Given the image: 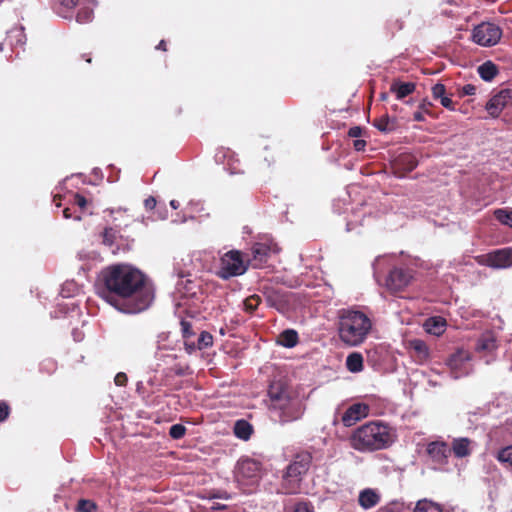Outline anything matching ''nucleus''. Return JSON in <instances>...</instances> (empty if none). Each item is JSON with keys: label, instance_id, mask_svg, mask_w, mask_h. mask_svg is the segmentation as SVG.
Returning a JSON list of instances; mask_svg holds the SVG:
<instances>
[{"label": "nucleus", "instance_id": "nucleus-1", "mask_svg": "<svg viewBox=\"0 0 512 512\" xmlns=\"http://www.w3.org/2000/svg\"><path fill=\"white\" fill-rule=\"evenodd\" d=\"M98 294L115 309L126 314L143 312L154 299L146 275L125 263L112 264L101 270Z\"/></svg>", "mask_w": 512, "mask_h": 512}, {"label": "nucleus", "instance_id": "nucleus-2", "mask_svg": "<svg viewBox=\"0 0 512 512\" xmlns=\"http://www.w3.org/2000/svg\"><path fill=\"white\" fill-rule=\"evenodd\" d=\"M393 442L391 427L380 421H370L359 426L349 437L350 446L362 453L386 449Z\"/></svg>", "mask_w": 512, "mask_h": 512}, {"label": "nucleus", "instance_id": "nucleus-3", "mask_svg": "<svg viewBox=\"0 0 512 512\" xmlns=\"http://www.w3.org/2000/svg\"><path fill=\"white\" fill-rule=\"evenodd\" d=\"M336 325L339 339L349 347L364 343L372 329L371 319L364 312L354 309H340Z\"/></svg>", "mask_w": 512, "mask_h": 512}, {"label": "nucleus", "instance_id": "nucleus-4", "mask_svg": "<svg viewBox=\"0 0 512 512\" xmlns=\"http://www.w3.org/2000/svg\"><path fill=\"white\" fill-rule=\"evenodd\" d=\"M312 459V454L308 451H301L294 456L283 475L281 488L284 494L298 492L302 477L310 469Z\"/></svg>", "mask_w": 512, "mask_h": 512}, {"label": "nucleus", "instance_id": "nucleus-5", "mask_svg": "<svg viewBox=\"0 0 512 512\" xmlns=\"http://www.w3.org/2000/svg\"><path fill=\"white\" fill-rule=\"evenodd\" d=\"M275 421L281 425L299 420L305 410L302 400L297 393L279 402L277 405L269 406Z\"/></svg>", "mask_w": 512, "mask_h": 512}, {"label": "nucleus", "instance_id": "nucleus-6", "mask_svg": "<svg viewBox=\"0 0 512 512\" xmlns=\"http://www.w3.org/2000/svg\"><path fill=\"white\" fill-rule=\"evenodd\" d=\"M247 269L245 255L239 250H230L221 257L217 275L223 280H228L244 274Z\"/></svg>", "mask_w": 512, "mask_h": 512}, {"label": "nucleus", "instance_id": "nucleus-7", "mask_svg": "<svg viewBox=\"0 0 512 512\" xmlns=\"http://www.w3.org/2000/svg\"><path fill=\"white\" fill-rule=\"evenodd\" d=\"M262 465L252 458H241L236 465L235 477L241 485H254L261 478Z\"/></svg>", "mask_w": 512, "mask_h": 512}, {"label": "nucleus", "instance_id": "nucleus-8", "mask_svg": "<svg viewBox=\"0 0 512 512\" xmlns=\"http://www.w3.org/2000/svg\"><path fill=\"white\" fill-rule=\"evenodd\" d=\"M502 36L501 28L490 22H483L477 25L472 32V39L475 43L481 46H494Z\"/></svg>", "mask_w": 512, "mask_h": 512}, {"label": "nucleus", "instance_id": "nucleus-9", "mask_svg": "<svg viewBox=\"0 0 512 512\" xmlns=\"http://www.w3.org/2000/svg\"><path fill=\"white\" fill-rule=\"evenodd\" d=\"M413 279V270L403 267L393 268L387 277L386 285L389 290L399 292L404 290Z\"/></svg>", "mask_w": 512, "mask_h": 512}, {"label": "nucleus", "instance_id": "nucleus-10", "mask_svg": "<svg viewBox=\"0 0 512 512\" xmlns=\"http://www.w3.org/2000/svg\"><path fill=\"white\" fill-rule=\"evenodd\" d=\"M510 105H512V88H504L491 97L485 109L491 117L497 118L504 108Z\"/></svg>", "mask_w": 512, "mask_h": 512}, {"label": "nucleus", "instance_id": "nucleus-11", "mask_svg": "<svg viewBox=\"0 0 512 512\" xmlns=\"http://www.w3.org/2000/svg\"><path fill=\"white\" fill-rule=\"evenodd\" d=\"M267 393L270 400L269 406H274L294 395L296 392L287 382L283 380H274L270 383Z\"/></svg>", "mask_w": 512, "mask_h": 512}, {"label": "nucleus", "instance_id": "nucleus-12", "mask_svg": "<svg viewBox=\"0 0 512 512\" xmlns=\"http://www.w3.org/2000/svg\"><path fill=\"white\" fill-rule=\"evenodd\" d=\"M369 414V406L365 403H354L349 406L341 416V422L345 427L355 425Z\"/></svg>", "mask_w": 512, "mask_h": 512}, {"label": "nucleus", "instance_id": "nucleus-13", "mask_svg": "<svg viewBox=\"0 0 512 512\" xmlns=\"http://www.w3.org/2000/svg\"><path fill=\"white\" fill-rule=\"evenodd\" d=\"M485 257V263L490 267L503 269L512 266V248L497 249Z\"/></svg>", "mask_w": 512, "mask_h": 512}, {"label": "nucleus", "instance_id": "nucleus-14", "mask_svg": "<svg viewBox=\"0 0 512 512\" xmlns=\"http://www.w3.org/2000/svg\"><path fill=\"white\" fill-rule=\"evenodd\" d=\"M426 452L433 462L444 465L448 463L451 449L444 441H433L427 445Z\"/></svg>", "mask_w": 512, "mask_h": 512}, {"label": "nucleus", "instance_id": "nucleus-15", "mask_svg": "<svg viewBox=\"0 0 512 512\" xmlns=\"http://www.w3.org/2000/svg\"><path fill=\"white\" fill-rule=\"evenodd\" d=\"M252 257H246L248 266L262 268L270 257L271 247L264 243H256L251 248Z\"/></svg>", "mask_w": 512, "mask_h": 512}, {"label": "nucleus", "instance_id": "nucleus-16", "mask_svg": "<svg viewBox=\"0 0 512 512\" xmlns=\"http://www.w3.org/2000/svg\"><path fill=\"white\" fill-rule=\"evenodd\" d=\"M120 241L123 238L118 235V231L112 227H106L102 232V243L107 246L113 254L126 252L130 250V245L126 244L123 248L120 247Z\"/></svg>", "mask_w": 512, "mask_h": 512}, {"label": "nucleus", "instance_id": "nucleus-17", "mask_svg": "<svg viewBox=\"0 0 512 512\" xmlns=\"http://www.w3.org/2000/svg\"><path fill=\"white\" fill-rule=\"evenodd\" d=\"M417 165V159L411 154H401L396 158L394 162V168L400 172L399 176L413 171Z\"/></svg>", "mask_w": 512, "mask_h": 512}, {"label": "nucleus", "instance_id": "nucleus-18", "mask_svg": "<svg viewBox=\"0 0 512 512\" xmlns=\"http://www.w3.org/2000/svg\"><path fill=\"white\" fill-rule=\"evenodd\" d=\"M265 299L269 306L276 308L278 311H283L288 305V299L285 293L270 289L265 292Z\"/></svg>", "mask_w": 512, "mask_h": 512}, {"label": "nucleus", "instance_id": "nucleus-19", "mask_svg": "<svg viewBox=\"0 0 512 512\" xmlns=\"http://www.w3.org/2000/svg\"><path fill=\"white\" fill-rule=\"evenodd\" d=\"M415 89L416 84L413 82H401L399 80H394L390 85V92L395 94L396 98L399 100L412 94Z\"/></svg>", "mask_w": 512, "mask_h": 512}, {"label": "nucleus", "instance_id": "nucleus-20", "mask_svg": "<svg viewBox=\"0 0 512 512\" xmlns=\"http://www.w3.org/2000/svg\"><path fill=\"white\" fill-rule=\"evenodd\" d=\"M423 326L427 333L440 336L445 332L447 322L443 317L435 316L428 318Z\"/></svg>", "mask_w": 512, "mask_h": 512}, {"label": "nucleus", "instance_id": "nucleus-21", "mask_svg": "<svg viewBox=\"0 0 512 512\" xmlns=\"http://www.w3.org/2000/svg\"><path fill=\"white\" fill-rule=\"evenodd\" d=\"M471 440L468 438H455L451 444V452L456 458H464L471 454Z\"/></svg>", "mask_w": 512, "mask_h": 512}, {"label": "nucleus", "instance_id": "nucleus-22", "mask_svg": "<svg viewBox=\"0 0 512 512\" xmlns=\"http://www.w3.org/2000/svg\"><path fill=\"white\" fill-rule=\"evenodd\" d=\"M358 502L362 508L367 510L380 502V495L375 490L366 488L359 493Z\"/></svg>", "mask_w": 512, "mask_h": 512}, {"label": "nucleus", "instance_id": "nucleus-23", "mask_svg": "<svg viewBox=\"0 0 512 512\" xmlns=\"http://www.w3.org/2000/svg\"><path fill=\"white\" fill-rule=\"evenodd\" d=\"M234 435L243 441H248L254 433L253 425L245 419H239L233 426Z\"/></svg>", "mask_w": 512, "mask_h": 512}, {"label": "nucleus", "instance_id": "nucleus-24", "mask_svg": "<svg viewBox=\"0 0 512 512\" xmlns=\"http://www.w3.org/2000/svg\"><path fill=\"white\" fill-rule=\"evenodd\" d=\"M213 345V336L207 331H202L197 339V342H187V351L192 352L196 349L203 350Z\"/></svg>", "mask_w": 512, "mask_h": 512}, {"label": "nucleus", "instance_id": "nucleus-25", "mask_svg": "<svg viewBox=\"0 0 512 512\" xmlns=\"http://www.w3.org/2000/svg\"><path fill=\"white\" fill-rule=\"evenodd\" d=\"M60 9L58 14L64 18L69 17L68 13L72 12L77 6L83 4H95V0H59Z\"/></svg>", "mask_w": 512, "mask_h": 512}, {"label": "nucleus", "instance_id": "nucleus-26", "mask_svg": "<svg viewBox=\"0 0 512 512\" xmlns=\"http://www.w3.org/2000/svg\"><path fill=\"white\" fill-rule=\"evenodd\" d=\"M298 333L293 329H286L278 336V343L284 347L292 348L298 344Z\"/></svg>", "mask_w": 512, "mask_h": 512}, {"label": "nucleus", "instance_id": "nucleus-27", "mask_svg": "<svg viewBox=\"0 0 512 512\" xmlns=\"http://www.w3.org/2000/svg\"><path fill=\"white\" fill-rule=\"evenodd\" d=\"M477 71L484 81L493 80L499 72L497 66L492 61L484 62L478 67Z\"/></svg>", "mask_w": 512, "mask_h": 512}, {"label": "nucleus", "instance_id": "nucleus-28", "mask_svg": "<svg viewBox=\"0 0 512 512\" xmlns=\"http://www.w3.org/2000/svg\"><path fill=\"white\" fill-rule=\"evenodd\" d=\"M346 367L350 372L357 373L363 370V356L359 352H352L346 358Z\"/></svg>", "mask_w": 512, "mask_h": 512}, {"label": "nucleus", "instance_id": "nucleus-29", "mask_svg": "<svg viewBox=\"0 0 512 512\" xmlns=\"http://www.w3.org/2000/svg\"><path fill=\"white\" fill-rule=\"evenodd\" d=\"M410 348L414 351L419 360H426L429 357V348L421 339H413L409 342Z\"/></svg>", "mask_w": 512, "mask_h": 512}, {"label": "nucleus", "instance_id": "nucleus-30", "mask_svg": "<svg viewBox=\"0 0 512 512\" xmlns=\"http://www.w3.org/2000/svg\"><path fill=\"white\" fill-rule=\"evenodd\" d=\"M470 359L469 353L465 351H458L457 353L451 355L448 360V366L451 370L456 373V370L460 368L463 362L468 361ZM455 378H458L459 375L455 374Z\"/></svg>", "mask_w": 512, "mask_h": 512}, {"label": "nucleus", "instance_id": "nucleus-31", "mask_svg": "<svg viewBox=\"0 0 512 512\" xmlns=\"http://www.w3.org/2000/svg\"><path fill=\"white\" fill-rule=\"evenodd\" d=\"M373 125L381 132H391L396 128V120L391 119L387 114L374 120Z\"/></svg>", "mask_w": 512, "mask_h": 512}, {"label": "nucleus", "instance_id": "nucleus-32", "mask_svg": "<svg viewBox=\"0 0 512 512\" xmlns=\"http://www.w3.org/2000/svg\"><path fill=\"white\" fill-rule=\"evenodd\" d=\"M497 347L496 339L492 334H483L477 341V351H493Z\"/></svg>", "mask_w": 512, "mask_h": 512}, {"label": "nucleus", "instance_id": "nucleus-33", "mask_svg": "<svg viewBox=\"0 0 512 512\" xmlns=\"http://www.w3.org/2000/svg\"><path fill=\"white\" fill-rule=\"evenodd\" d=\"M495 457L507 469L512 470V445L503 447L498 450Z\"/></svg>", "mask_w": 512, "mask_h": 512}, {"label": "nucleus", "instance_id": "nucleus-34", "mask_svg": "<svg viewBox=\"0 0 512 512\" xmlns=\"http://www.w3.org/2000/svg\"><path fill=\"white\" fill-rule=\"evenodd\" d=\"M414 512H443L442 507L427 499L419 500Z\"/></svg>", "mask_w": 512, "mask_h": 512}, {"label": "nucleus", "instance_id": "nucleus-35", "mask_svg": "<svg viewBox=\"0 0 512 512\" xmlns=\"http://www.w3.org/2000/svg\"><path fill=\"white\" fill-rule=\"evenodd\" d=\"M182 337L184 338L185 348L187 349V342H192L191 340L195 336V332L192 327V323L187 320H181L180 322Z\"/></svg>", "mask_w": 512, "mask_h": 512}, {"label": "nucleus", "instance_id": "nucleus-36", "mask_svg": "<svg viewBox=\"0 0 512 512\" xmlns=\"http://www.w3.org/2000/svg\"><path fill=\"white\" fill-rule=\"evenodd\" d=\"M90 4L81 5L77 15L76 20L79 23H87L93 18V9L89 6Z\"/></svg>", "mask_w": 512, "mask_h": 512}, {"label": "nucleus", "instance_id": "nucleus-37", "mask_svg": "<svg viewBox=\"0 0 512 512\" xmlns=\"http://www.w3.org/2000/svg\"><path fill=\"white\" fill-rule=\"evenodd\" d=\"M494 216L501 224L512 228V211L497 209L494 211Z\"/></svg>", "mask_w": 512, "mask_h": 512}, {"label": "nucleus", "instance_id": "nucleus-38", "mask_svg": "<svg viewBox=\"0 0 512 512\" xmlns=\"http://www.w3.org/2000/svg\"><path fill=\"white\" fill-rule=\"evenodd\" d=\"M261 303L259 295L253 294L244 300V310L248 313H253Z\"/></svg>", "mask_w": 512, "mask_h": 512}, {"label": "nucleus", "instance_id": "nucleus-39", "mask_svg": "<svg viewBox=\"0 0 512 512\" xmlns=\"http://www.w3.org/2000/svg\"><path fill=\"white\" fill-rule=\"evenodd\" d=\"M57 370V362L51 358H47L40 363V372L52 375Z\"/></svg>", "mask_w": 512, "mask_h": 512}, {"label": "nucleus", "instance_id": "nucleus-40", "mask_svg": "<svg viewBox=\"0 0 512 512\" xmlns=\"http://www.w3.org/2000/svg\"><path fill=\"white\" fill-rule=\"evenodd\" d=\"M186 427L182 424H174L169 429V435L172 439L178 440L185 436Z\"/></svg>", "mask_w": 512, "mask_h": 512}, {"label": "nucleus", "instance_id": "nucleus-41", "mask_svg": "<svg viewBox=\"0 0 512 512\" xmlns=\"http://www.w3.org/2000/svg\"><path fill=\"white\" fill-rule=\"evenodd\" d=\"M97 506L94 502L87 499H81L78 501L76 511L78 512H94Z\"/></svg>", "mask_w": 512, "mask_h": 512}, {"label": "nucleus", "instance_id": "nucleus-42", "mask_svg": "<svg viewBox=\"0 0 512 512\" xmlns=\"http://www.w3.org/2000/svg\"><path fill=\"white\" fill-rule=\"evenodd\" d=\"M403 28V22L400 19H390L387 21V30L391 36L397 31H400Z\"/></svg>", "mask_w": 512, "mask_h": 512}, {"label": "nucleus", "instance_id": "nucleus-43", "mask_svg": "<svg viewBox=\"0 0 512 512\" xmlns=\"http://www.w3.org/2000/svg\"><path fill=\"white\" fill-rule=\"evenodd\" d=\"M431 92L433 98L435 100H439L440 98L446 95V87L442 83H437L432 87Z\"/></svg>", "mask_w": 512, "mask_h": 512}, {"label": "nucleus", "instance_id": "nucleus-44", "mask_svg": "<svg viewBox=\"0 0 512 512\" xmlns=\"http://www.w3.org/2000/svg\"><path fill=\"white\" fill-rule=\"evenodd\" d=\"M476 86L473 85V84H466L464 85L463 87L461 88H458V96L460 98L464 97V96H470V95H474L476 93Z\"/></svg>", "mask_w": 512, "mask_h": 512}, {"label": "nucleus", "instance_id": "nucleus-45", "mask_svg": "<svg viewBox=\"0 0 512 512\" xmlns=\"http://www.w3.org/2000/svg\"><path fill=\"white\" fill-rule=\"evenodd\" d=\"M10 414V406L5 401H0V422L5 421Z\"/></svg>", "mask_w": 512, "mask_h": 512}, {"label": "nucleus", "instance_id": "nucleus-46", "mask_svg": "<svg viewBox=\"0 0 512 512\" xmlns=\"http://www.w3.org/2000/svg\"><path fill=\"white\" fill-rule=\"evenodd\" d=\"M293 512H314V508L310 503L299 502L295 505Z\"/></svg>", "mask_w": 512, "mask_h": 512}, {"label": "nucleus", "instance_id": "nucleus-47", "mask_svg": "<svg viewBox=\"0 0 512 512\" xmlns=\"http://www.w3.org/2000/svg\"><path fill=\"white\" fill-rule=\"evenodd\" d=\"M73 203L83 210L86 208L88 201L83 195L76 193L73 196Z\"/></svg>", "mask_w": 512, "mask_h": 512}, {"label": "nucleus", "instance_id": "nucleus-48", "mask_svg": "<svg viewBox=\"0 0 512 512\" xmlns=\"http://www.w3.org/2000/svg\"><path fill=\"white\" fill-rule=\"evenodd\" d=\"M440 100V103L443 107H445L446 109L448 110H451V111H454L456 108H455V104L454 102L451 100L450 97L448 96H443L442 98L439 99Z\"/></svg>", "mask_w": 512, "mask_h": 512}, {"label": "nucleus", "instance_id": "nucleus-49", "mask_svg": "<svg viewBox=\"0 0 512 512\" xmlns=\"http://www.w3.org/2000/svg\"><path fill=\"white\" fill-rule=\"evenodd\" d=\"M114 382L117 386H126L128 377L124 372H119L116 374Z\"/></svg>", "mask_w": 512, "mask_h": 512}, {"label": "nucleus", "instance_id": "nucleus-50", "mask_svg": "<svg viewBox=\"0 0 512 512\" xmlns=\"http://www.w3.org/2000/svg\"><path fill=\"white\" fill-rule=\"evenodd\" d=\"M362 135V128L360 126H353L348 130V136L358 138Z\"/></svg>", "mask_w": 512, "mask_h": 512}, {"label": "nucleus", "instance_id": "nucleus-51", "mask_svg": "<svg viewBox=\"0 0 512 512\" xmlns=\"http://www.w3.org/2000/svg\"><path fill=\"white\" fill-rule=\"evenodd\" d=\"M430 107H432V103L427 100H423L422 103L419 105V109L423 113H426L428 115H431Z\"/></svg>", "mask_w": 512, "mask_h": 512}, {"label": "nucleus", "instance_id": "nucleus-52", "mask_svg": "<svg viewBox=\"0 0 512 512\" xmlns=\"http://www.w3.org/2000/svg\"><path fill=\"white\" fill-rule=\"evenodd\" d=\"M144 206L147 210H153L156 206V199L152 196L148 197L144 201Z\"/></svg>", "mask_w": 512, "mask_h": 512}, {"label": "nucleus", "instance_id": "nucleus-53", "mask_svg": "<svg viewBox=\"0 0 512 512\" xmlns=\"http://www.w3.org/2000/svg\"><path fill=\"white\" fill-rule=\"evenodd\" d=\"M366 141L362 139L354 140L353 147L356 151H362L366 147Z\"/></svg>", "mask_w": 512, "mask_h": 512}, {"label": "nucleus", "instance_id": "nucleus-54", "mask_svg": "<svg viewBox=\"0 0 512 512\" xmlns=\"http://www.w3.org/2000/svg\"><path fill=\"white\" fill-rule=\"evenodd\" d=\"M377 512H400V511L396 505L390 504V505L381 507Z\"/></svg>", "mask_w": 512, "mask_h": 512}, {"label": "nucleus", "instance_id": "nucleus-55", "mask_svg": "<svg viewBox=\"0 0 512 512\" xmlns=\"http://www.w3.org/2000/svg\"><path fill=\"white\" fill-rule=\"evenodd\" d=\"M424 113L422 111H416L414 114H413V119L417 122H422L425 120L424 118Z\"/></svg>", "mask_w": 512, "mask_h": 512}, {"label": "nucleus", "instance_id": "nucleus-56", "mask_svg": "<svg viewBox=\"0 0 512 512\" xmlns=\"http://www.w3.org/2000/svg\"><path fill=\"white\" fill-rule=\"evenodd\" d=\"M157 50L167 51V43L165 40H161L156 46Z\"/></svg>", "mask_w": 512, "mask_h": 512}, {"label": "nucleus", "instance_id": "nucleus-57", "mask_svg": "<svg viewBox=\"0 0 512 512\" xmlns=\"http://www.w3.org/2000/svg\"><path fill=\"white\" fill-rule=\"evenodd\" d=\"M63 216H64V218H66V219H70V218H72L71 209H70V208H65V209L63 210Z\"/></svg>", "mask_w": 512, "mask_h": 512}, {"label": "nucleus", "instance_id": "nucleus-58", "mask_svg": "<svg viewBox=\"0 0 512 512\" xmlns=\"http://www.w3.org/2000/svg\"><path fill=\"white\" fill-rule=\"evenodd\" d=\"M87 63L92 62L91 53H84L81 56Z\"/></svg>", "mask_w": 512, "mask_h": 512}, {"label": "nucleus", "instance_id": "nucleus-59", "mask_svg": "<svg viewBox=\"0 0 512 512\" xmlns=\"http://www.w3.org/2000/svg\"><path fill=\"white\" fill-rule=\"evenodd\" d=\"M170 205L173 209H178L179 208V202L177 200H172L170 202Z\"/></svg>", "mask_w": 512, "mask_h": 512}, {"label": "nucleus", "instance_id": "nucleus-60", "mask_svg": "<svg viewBox=\"0 0 512 512\" xmlns=\"http://www.w3.org/2000/svg\"><path fill=\"white\" fill-rule=\"evenodd\" d=\"M58 199H59V200L61 199V196H60V195H56V196H54V200H53V201L56 203V206H61V203H60V202H57V200H58Z\"/></svg>", "mask_w": 512, "mask_h": 512}, {"label": "nucleus", "instance_id": "nucleus-61", "mask_svg": "<svg viewBox=\"0 0 512 512\" xmlns=\"http://www.w3.org/2000/svg\"><path fill=\"white\" fill-rule=\"evenodd\" d=\"M225 506L224 505H220V504H216L215 506L212 507V509L214 510H220V509H224Z\"/></svg>", "mask_w": 512, "mask_h": 512}, {"label": "nucleus", "instance_id": "nucleus-62", "mask_svg": "<svg viewBox=\"0 0 512 512\" xmlns=\"http://www.w3.org/2000/svg\"><path fill=\"white\" fill-rule=\"evenodd\" d=\"M386 98H387V95H386L385 93H382V94H381V99H382V100H385Z\"/></svg>", "mask_w": 512, "mask_h": 512}]
</instances>
